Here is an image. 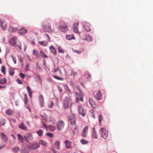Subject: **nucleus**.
I'll use <instances>...</instances> for the list:
<instances>
[{"label":"nucleus","instance_id":"f257e3e1","mask_svg":"<svg viewBox=\"0 0 153 153\" xmlns=\"http://www.w3.org/2000/svg\"><path fill=\"white\" fill-rule=\"evenodd\" d=\"M72 99L70 97H67L65 98L63 103V106L65 109H68L69 107L71 109L72 104H74L72 102Z\"/></svg>","mask_w":153,"mask_h":153},{"label":"nucleus","instance_id":"f03ea898","mask_svg":"<svg viewBox=\"0 0 153 153\" xmlns=\"http://www.w3.org/2000/svg\"><path fill=\"white\" fill-rule=\"evenodd\" d=\"M69 120L70 122V127L72 131H74L76 129V126L75 124L76 118L75 116L72 115L69 117Z\"/></svg>","mask_w":153,"mask_h":153},{"label":"nucleus","instance_id":"7ed1b4c3","mask_svg":"<svg viewBox=\"0 0 153 153\" xmlns=\"http://www.w3.org/2000/svg\"><path fill=\"white\" fill-rule=\"evenodd\" d=\"M59 29L64 32H66L68 30L67 24L63 21H61L60 22Z\"/></svg>","mask_w":153,"mask_h":153},{"label":"nucleus","instance_id":"20e7f679","mask_svg":"<svg viewBox=\"0 0 153 153\" xmlns=\"http://www.w3.org/2000/svg\"><path fill=\"white\" fill-rule=\"evenodd\" d=\"M78 110L79 114L82 117H84L86 114V110L81 105L78 106Z\"/></svg>","mask_w":153,"mask_h":153},{"label":"nucleus","instance_id":"39448f33","mask_svg":"<svg viewBox=\"0 0 153 153\" xmlns=\"http://www.w3.org/2000/svg\"><path fill=\"white\" fill-rule=\"evenodd\" d=\"M43 29L46 32L51 31V30L50 23L47 21L44 22L43 24Z\"/></svg>","mask_w":153,"mask_h":153},{"label":"nucleus","instance_id":"423d86ee","mask_svg":"<svg viewBox=\"0 0 153 153\" xmlns=\"http://www.w3.org/2000/svg\"><path fill=\"white\" fill-rule=\"evenodd\" d=\"M18 25L14 23H12L10 24L8 29V30L11 32H14L16 31L18 29Z\"/></svg>","mask_w":153,"mask_h":153},{"label":"nucleus","instance_id":"0eeeda50","mask_svg":"<svg viewBox=\"0 0 153 153\" xmlns=\"http://www.w3.org/2000/svg\"><path fill=\"white\" fill-rule=\"evenodd\" d=\"M75 94L76 96L75 101L76 102H79V99L82 102L83 101V96L81 93H78L76 92H75Z\"/></svg>","mask_w":153,"mask_h":153},{"label":"nucleus","instance_id":"6e6552de","mask_svg":"<svg viewBox=\"0 0 153 153\" xmlns=\"http://www.w3.org/2000/svg\"><path fill=\"white\" fill-rule=\"evenodd\" d=\"M100 132L101 133V136L104 139L107 138L108 135V131L104 128H101L100 130Z\"/></svg>","mask_w":153,"mask_h":153},{"label":"nucleus","instance_id":"1a4fd4ad","mask_svg":"<svg viewBox=\"0 0 153 153\" xmlns=\"http://www.w3.org/2000/svg\"><path fill=\"white\" fill-rule=\"evenodd\" d=\"M30 150L29 146L27 145L23 146L22 148L21 153H28Z\"/></svg>","mask_w":153,"mask_h":153},{"label":"nucleus","instance_id":"9d476101","mask_svg":"<svg viewBox=\"0 0 153 153\" xmlns=\"http://www.w3.org/2000/svg\"><path fill=\"white\" fill-rule=\"evenodd\" d=\"M17 40L16 37L14 36L12 37L9 41L10 45L12 46L16 47V41Z\"/></svg>","mask_w":153,"mask_h":153},{"label":"nucleus","instance_id":"9b49d317","mask_svg":"<svg viewBox=\"0 0 153 153\" xmlns=\"http://www.w3.org/2000/svg\"><path fill=\"white\" fill-rule=\"evenodd\" d=\"M64 126V123L63 121H60L58 122L57 124V128L58 130H62L63 129Z\"/></svg>","mask_w":153,"mask_h":153},{"label":"nucleus","instance_id":"f8f14e48","mask_svg":"<svg viewBox=\"0 0 153 153\" xmlns=\"http://www.w3.org/2000/svg\"><path fill=\"white\" fill-rule=\"evenodd\" d=\"M83 26V27L85 30L88 31H90L91 29L90 27V25L89 24L86 22H83L82 23Z\"/></svg>","mask_w":153,"mask_h":153},{"label":"nucleus","instance_id":"ddd939ff","mask_svg":"<svg viewBox=\"0 0 153 153\" xmlns=\"http://www.w3.org/2000/svg\"><path fill=\"white\" fill-rule=\"evenodd\" d=\"M0 136L2 140L4 142H7L8 140V138L7 136L3 133H0Z\"/></svg>","mask_w":153,"mask_h":153},{"label":"nucleus","instance_id":"4468645a","mask_svg":"<svg viewBox=\"0 0 153 153\" xmlns=\"http://www.w3.org/2000/svg\"><path fill=\"white\" fill-rule=\"evenodd\" d=\"M24 137L27 141L31 140L33 139V135L31 133L26 134L24 136Z\"/></svg>","mask_w":153,"mask_h":153},{"label":"nucleus","instance_id":"2eb2a0df","mask_svg":"<svg viewBox=\"0 0 153 153\" xmlns=\"http://www.w3.org/2000/svg\"><path fill=\"white\" fill-rule=\"evenodd\" d=\"M60 141L58 140H56L53 144V147L57 149H59L60 146Z\"/></svg>","mask_w":153,"mask_h":153},{"label":"nucleus","instance_id":"dca6fc26","mask_svg":"<svg viewBox=\"0 0 153 153\" xmlns=\"http://www.w3.org/2000/svg\"><path fill=\"white\" fill-rule=\"evenodd\" d=\"M7 23L4 21H1V26L3 30H6L7 27Z\"/></svg>","mask_w":153,"mask_h":153},{"label":"nucleus","instance_id":"f3484780","mask_svg":"<svg viewBox=\"0 0 153 153\" xmlns=\"http://www.w3.org/2000/svg\"><path fill=\"white\" fill-rule=\"evenodd\" d=\"M95 96L97 100H99L102 99V94L100 91H98Z\"/></svg>","mask_w":153,"mask_h":153},{"label":"nucleus","instance_id":"a211bd4d","mask_svg":"<svg viewBox=\"0 0 153 153\" xmlns=\"http://www.w3.org/2000/svg\"><path fill=\"white\" fill-rule=\"evenodd\" d=\"M65 147L67 149H69L71 147V141L68 140H65L64 142Z\"/></svg>","mask_w":153,"mask_h":153},{"label":"nucleus","instance_id":"6ab92c4d","mask_svg":"<svg viewBox=\"0 0 153 153\" xmlns=\"http://www.w3.org/2000/svg\"><path fill=\"white\" fill-rule=\"evenodd\" d=\"M88 129V126H85L83 129L82 133V135L83 137H85L87 134V131Z\"/></svg>","mask_w":153,"mask_h":153},{"label":"nucleus","instance_id":"aec40b11","mask_svg":"<svg viewBox=\"0 0 153 153\" xmlns=\"http://www.w3.org/2000/svg\"><path fill=\"white\" fill-rule=\"evenodd\" d=\"M39 103L40 106L43 107L44 106V98L42 95H40L39 97Z\"/></svg>","mask_w":153,"mask_h":153},{"label":"nucleus","instance_id":"412c9836","mask_svg":"<svg viewBox=\"0 0 153 153\" xmlns=\"http://www.w3.org/2000/svg\"><path fill=\"white\" fill-rule=\"evenodd\" d=\"M19 33L20 34H24L27 32V30L23 27L21 28L18 31Z\"/></svg>","mask_w":153,"mask_h":153},{"label":"nucleus","instance_id":"4be33fe9","mask_svg":"<svg viewBox=\"0 0 153 153\" xmlns=\"http://www.w3.org/2000/svg\"><path fill=\"white\" fill-rule=\"evenodd\" d=\"M79 25V23L78 22H76L74 24V27L73 28V30L74 31L75 33H79V32L78 31V26Z\"/></svg>","mask_w":153,"mask_h":153},{"label":"nucleus","instance_id":"5701e85b","mask_svg":"<svg viewBox=\"0 0 153 153\" xmlns=\"http://www.w3.org/2000/svg\"><path fill=\"white\" fill-rule=\"evenodd\" d=\"M82 39L84 40H87L88 42H91L92 40V37L89 35L85 37L82 36Z\"/></svg>","mask_w":153,"mask_h":153},{"label":"nucleus","instance_id":"b1692460","mask_svg":"<svg viewBox=\"0 0 153 153\" xmlns=\"http://www.w3.org/2000/svg\"><path fill=\"white\" fill-rule=\"evenodd\" d=\"M89 102L91 106L93 108H94L95 107V104L94 101L91 98H90L89 100Z\"/></svg>","mask_w":153,"mask_h":153},{"label":"nucleus","instance_id":"393cba45","mask_svg":"<svg viewBox=\"0 0 153 153\" xmlns=\"http://www.w3.org/2000/svg\"><path fill=\"white\" fill-rule=\"evenodd\" d=\"M48 129L49 131L53 132L56 129V127L53 125H50L48 126Z\"/></svg>","mask_w":153,"mask_h":153},{"label":"nucleus","instance_id":"a878e982","mask_svg":"<svg viewBox=\"0 0 153 153\" xmlns=\"http://www.w3.org/2000/svg\"><path fill=\"white\" fill-rule=\"evenodd\" d=\"M19 127L20 129L23 130H26L27 129V127L23 123H21L19 124Z\"/></svg>","mask_w":153,"mask_h":153},{"label":"nucleus","instance_id":"bb28decb","mask_svg":"<svg viewBox=\"0 0 153 153\" xmlns=\"http://www.w3.org/2000/svg\"><path fill=\"white\" fill-rule=\"evenodd\" d=\"M50 49L51 52L54 55H56V51L54 47L51 46L50 47Z\"/></svg>","mask_w":153,"mask_h":153},{"label":"nucleus","instance_id":"cd10ccee","mask_svg":"<svg viewBox=\"0 0 153 153\" xmlns=\"http://www.w3.org/2000/svg\"><path fill=\"white\" fill-rule=\"evenodd\" d=\"M18 140L21 143H23L24 138L23 137L19 134H18L17 135Z\"/></svg>","mask_w":153,"mask_h":153},{"label":"nucleus","instance_id":"c85d7f7f","mask_svg":"<svg viewBox=\"0 0 153 153\" xmlns=\"http://www.w3.org/2000/svg\"><path fill=\"white\" fill-rule=\"evenodd\" d=\"M39 147V145L38 143H35L33 144L31 147V149L34 150Z\"/></svg>","mask_w":153,"mask_h":153},{"label":"nucleus","instance_id":"c756f323","mask_svg":"<svg viewBox=\"0 0 153 153\" xmlns=\"http://www.w3.org/2000/svg\"><path fill=\"white\" fill-rule=\"evenodd\" d=\"M40 144L44 146H47V143L46 141L43 140H41L39 142Z\"/></svg>","mask_w":153,"mask_h":153},{"label":"nucleus","instance_id":"7c9ffc66","mask_svg":"<svg viewBox=\"0 0 153 153\" xmlns=\"http://www.w3.org/2000/svg\"><path fill=\"white\" fill-rule=\"evenodd\" d=\"M27 92L28 93L29 95L30 98L32 97V90L29 86H27Z\"/></svg>","mask_w":153,"mask_h":153},{"label":"nucleus","instance_id":"2f4dec72","mask_svg":"<svg viewBox=\"0 0 153 153\" xmlns=\"http://www.w3.org/2000/svg\"><path fill=\"white\" fill-rule=\"evenodd\" d=\"M14 111H13L10 109H8L6 111H5V113L9 115H12Z\"/></svg>","mask_w":153,"mask_h":153},{"label":"nucleus","instance_id":"473e14b6","mask_svg":"<svg viewBox=\"0 0 153 153\" xmlns=\"http://www.w3.org/2000/svg\"><path fill=\"white\" fill-rule=\"evenodd\" d=\"M33 53L34 55L36 57L39 58L40 56L38 52L36 50H33Z\"/></svg>","mask_w":153,"mask_h":153},{"label":"nucleus","instance_id":"72a5a7b5","mask_svg":"<svg viewBox=\"0 0 153 153\" xmlns=\"http://www.w3.org/2000/svg\"><path fill=\"white\" fill-rule=\"evenodd\" d=\"M66 39L68 40H71L72 39H74V36L72 35H66Z\"/></svg>","mask_w":153,"mask_h":153},{"label":"nucleus","instance_id":"f704fd0d","mask_svg":"<svg viewBox=\"0 0 153 153\" xmlns=\"http://www.w3.org/2000/svg\"><path fill=\"white\" fill-rule=\"evenodd\" d=\"M39 44L42 46H45L47 45L48 43L46 41H42L39 42Z\"/></svg>","mask_w":153,"mask_h":153},{"label":"nucleus","instance_id":"c9c22d12","mask_svg":"<svg viewBox=\"0 0 153 153\" xmlns=\"http://www.w3.org/2000/svg\"><path fill=\"white\" fill-rule=\"evenodd\" d=\"M40 53L41 55V56H42V57L45 58H47L48 57V56L46 55L45 53L42 51H40Z\"/></svg>","mask_w":153,"mask_h":153},{"label":"nucleus","instance_id":"e433bc0d","mask_svg":"<svg viewBox=\"0 0 153 153\" xmlns=\"http://www.w3.org/2000/svg\"><path fill=\"white\" fill-rule=\"evenodd\" d=\"M92 137L94 139H97L98 137V135L96 132H92Z\"/></svg>","mask_w":153,"mask_h":153},{"label":"nucleus","instance_id":"4c0bfd02","mask_svg":"<svg viewBox=\"0 0 153 153\" xmlns=\"http://www.w3.org/2000/svg\"><path fill=\"white\" fill-rule=\"evenodd\" d=\"M7 80L5 78H3L0 80V84H4L6 82Z\"/></svg>","mask_w":153,"mask_h":153},{"label":"nucleus","instance_id":"58836bf2","mask_svg":"<svg viewBox=\"0 0 153 153\" xmlns=\"http://www.w3.org/2000/svg\"><path fill=\"white\" fill-rule=\"evenodd\" d=\"M37 133L39 136H41L43 134V131L42 130H40L37 131Z\"/></svg>","mask_w":153,"mask_h":153},{"label":"nucleus","instance_id":"ea45409f","mask_svg":"<svg viewBox=\"0 0 153 153\" xmlns=\"http://www.w3.org/2000/svg\"><path fill=\"white\" fill-rule=\"evenodd\" d=\"M58 51L59 53H63L64 52V51L60 46L58 47Z\"/></svg>","mask_w":153,"mask_h":153},{"label":"nucleus","instance_id":"a19ab883","mask_svg":"<svg viewBox=\"0 0 153 153\" xmlns=\"http://www.w3.org/2000/svg\"><path fill=\"white\" fill-rule=\"evenodd\" d=\"M9 73L10 75L13 76L15 73V72L14 70L12 68H10L9 70Z\"/></svg>","mask_w":153,"mask_h":153},{"label":"nucleus","instance_id":"79ce46f5","mask_svg":"<svg viewBox=\"0 0 153 153\" xmlns=\"http://www.w3.org/2000/svg\"><path fill=\"white\" fill-rule=\"evenodd\" d=\"M1 71L4 73V74H6L5 73V67L4 66H2L1 67Z\"/></svg>","mask_w":153,"mask_h":153},{"label":"nucleus","instance_id":"37998d69","mask_svg":"<svg viewBox=\"0 0 153 153\" xmlns=\"http://www.w3.org/2000/svg\"><path fill=\"white\" fill-rule=\"evenodd\" d=\"M53 76L54 78H55V79H57L60 80H63V79L62 78L59 77L57 76H56V75H54Z\"/></svg>","mask_w":153,"mask_h":153},{"label":"nucleus","instance_id":"c03bdc74","mask_svg":"<svg viewBox=\"0 0 153 153\" xmlns=\"http://www.w3.org/2000/svg\"><path fill=\"white\" fill-rule=\"evenodd\" d=\"M46 135L50 137H54V135L52 133H50V132H48V133H47L46 134Z\"/></svg>","mask_w":153,"mask_h":153},{"label":"nucleus","instance_id":"a18cd8bd","mask_svg":"<svg viewBox=\"0 0 153 153\" xmlns=\"http://www.w3.org/2000/svg\"><path fill=\"white\" fill-rule=\"evenodd\" d=\"M57 72H59V74H61V70L59 69L58 68H57L55 69L54 71V72L56 73Z\"/></svg>","mask_w":153,"mask_h":153},{"label":"nucleus","instance_id":"49530a36","mask_svg":"<svg viewBox=\"0 0 153 153\" xmlns=\"http://www.w3.org/2000/svg\"><path fill=\"white\" fill-rule=\"evenodd\" d=\"M19 148L18 147H16L14 148L13 149V151L16 152H18L19 151Z\"/></svg>","mask_w":153,"mask_h":153},{"label":"nucleus","instance_id":"de8ad7c7","mask_svg":"<svg viewBox=\"0 0 153 153\" xmlns=\"http://www.w3.org/2000/svg\"><path fill=\"white\" fill-rule=\"evenodd\" d=\"M24 99H25V102L26 104L27 102V94H25L24 95Z\"/></svg>","mask_w":153,"mask_h":153},{"label":"nucleus","instance_id":"09e8293b","mask_svg":"<svg viewBox=\"0 0 153 153\" xmlns=\"http://www.w3.org/2000/svg\"><path fill=\"white\" fill-rule=\"evenodd\" d=\"M99 121L100 122V124H101V122L102 121V120L103 119L102 117V115L100 114L99 116Z\"/></svg>","mask_w":153,"mask_h":153},{"label":"nucleus","instance_id":"8fccbe9b","mask_svg":"<svg viewBox=\"0 0 153 153\" xmlns=\"http://www.w3.org/2000/svg\"><path fill=\"white\" fill-rule=\"evenodd\" d=\"M16 48L17 49H18V48H19L20 50H22L21 46V44L19 45H16Z\"/></svg>","mask_w":153,"mask_h":153},{"label":"nucleus","instance_id":"3c124183","mask_svg":"<svg viewBox=\"0 0 153 153\" xmlns=\"http://www.w3.org/2000/svg\"><path fill=\"white\" fill-rule=\"evenodd\" d=\"M81 142L82 144H84L87 143V142L85 140L82 139L81 140Z\"/></svg>","mask_w":153,"mask_h":153},{"label":"nucleus","instance_id":"603ef678","mask_svg":"<svg viewBox=\"0 0 153 153\" xmlns=\"http://www.w3.org/2000/svg\"><path fill=\"white\" fill-rule=\"evenodd\" d=\"M83 51V50H81L80 51L75 50L74 51L76 53H77L78 54H79L81 53Z\"/></svg>","mask_w":153,"mask_h":153},{"label":"nucleus","instance_id":"864d4df0","mask_svg":"<svg viewBox=\"0 0 153 153\" xmlns=\"http://www.w3.org/2000/svg\"><path fill=\"white\" fill-rule=\"evenodd\" d=\"M11 57L12 58L13 60V61L14 62V64H16V59L15 57H14L12 55H11Z\"/></svg>","mask_w":153,"mask_h":153},{"label":"nucleus","instance_id":"5fc2aeb1","mask_svg":"<svg viewBox=\"0 0 153 153\" xmlns=\"http://www.w3.org/2000/svg\"><path fill=\"white\" fill-rule=\"evenodd\" d=\"M19 76L22 79L24 78L25 77V75L22 73H20L19 74Z\"/></svg>","mask_w":153,"mask_h":153},{"label":"nucleus","instance_id":"6e6d98bb","mask_svg":"<svg viewBox=\"0 0 153 153\" xmlns=\"http://www.w3.org/2000/svg\"><path fill=\"white\" fill-rule=\"evenodd\" d=\"M16 81L19 84H22V82L21 80L19 79H18L16 80Z\"/></svg>","mask_w":153,"mask_h":153},{"label":"nucleus","instance_id":"4d7b16f0","mask_svg":"<svg viewBox=\"0 0 153 153\" xmlns=\"http://www.w3.org/2000/svg\"><path fill=\"white\" fill-rule=\"evenodd\" d=\"M50 121L52 124H55V120L54 119H51L50 120Z\"/></svg>","mask_w":153,"mask_h":153},{"label":"nucleus","instance_id":"13d9d810","mask_svg":"<svg viewBox=\"0 0 153 153\" xmlns=\"http://www.w3.org/2000/svg\"><path fill=\"white\" fill-rule=\"evenodd\" d=\"M42 124H43V126L45 128H46V129H48V126L47 127L45 123H44V122H42Z\"/></svg>","mask_w":153,"mask_h":153},{"label":"nucleus","instance_id":"bf43d9fd","mask_svg":"<svg viewBox=\"0 0 153 153\" xmlns=\"http://www.w3.org/2000/svg\"><path fill=\"white\" fill-rule=\"evenodd\" d=\"M45 36H46L48 38V41L50 42V38L49 36L48 35L46 34H45Z\"/></svg>","mask_w":153,"mask_h":153},{"label":"nucleus","instance_id":"052dcab7","mask_svg":"<svg viewBox=\"0 0 153 153\" xmlns=\"http://www.w3.org/2000/svg\"><path fill=\"white\" fill-rule=\"evenodd\" d=\"M52 150L54 152V153H59V152H56L53 149V148H51Z\"/></svg>","mask_w":153,"mask_h":153},{"label":"nucleus","instance_id":"680f3d73","mask_svg":"<svg viewBox=\"0 0 153 153\" xmlns=\"http://www.w3.org/2000/svg\"><path fill=\"white\" fill-rule=\"evenodd\" d=\"M26 67H25V70H26V71H27V69L28 68V67H29V65H26Z\"/></svg>","mask_w":153,"mask_h":153},{"label":"nucleus","instance_id":"e2e57ef3","mask_svg":"<svg viewBox=\"0 0 153 153\" xmlns=\"http://www.w3.org/2000/svg\"><path fill=\"white\" fill-rule=\"evenodd\" d=\"M31 43L33 45H35V43L34 40H33L31 42Z\"/></svg>","mask_w":153,"mask_h":153},{"label":"nucleus","instance_id":"0e129e2a","mask_svg":"<svg viewBox=\"0 0 153 153\" xmlns=\"http://www.w3.org/2000/svg\"><path fill=\"white\" fill-rule=\"evenodd\" d=\"M67 88H68V94H71V91L69 90V88H68V86H67Z\"/></svg>","mask_w":153,"mask_h":153},{"label":"nucleus","instance_id":"69168bd1","mask_svg":"<svg viewBox=\"0 0 153 153\" xmlns=\"http://www.w3.org/2000/svg\"><path fill=\"white\" fill-rule=\"evenodd\" d=\"M11 136L13 138V139L15 140L16 139V137L13 134H11Z\"/></svg>","mask_w":153,"mask_h":153},{"label":"nucleus","instance_id":"338daca9","mask_svg":"<svg viewBox=\"0 0 153 153\" xmlns=\"http://www.w3.org/2000/svg\"><path fill=\"white\" fill-rule=\"evenodd\" d=\"M85 36H87L86 35V34H82L81 36V37L82 38V36L83 37H85Z\"/></svg>","mask_w":153,"mask_h":153},{"label":"nucleus","instance_id":"774afa93","mask_svg":"<svg viewBox=\"0 0 153 153\" xmlns=\"http://www.w3.org/2000/svg\"><path fill=\"white\" fill-rule=\"evenodd\" d=\"M59 91L60 92H62V89L61 88H59Z\"/></svg>","mask_w":153,"mask_h":153}]
</instances>
